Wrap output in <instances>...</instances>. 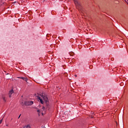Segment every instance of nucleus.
<instances>
[{
  "mask_svg": "<svg viewBox=\"0 0 128 128\" xmlns=\"http://www.w3.org/2000/svg\"><path fill=\"white\" fill-rule=\"evenodd\" d=\"M42 98L46 102V108H49L50 104H48V97H46V96H42Z\"/></svg>",
  "mask_w": 128,
  "mask_h": 128,
  "instance_id": "1",
  "label": "nucleus"
},
{
  "mask_svg": "<svg viewBox=\"0 0 128 128\" xmlns=\"http://www.w3.org/2000/svg\"><path fill=\"white\" fill-rule=\"evenodd\" d=\"M42 98L46 102V108H49L50 104H48V97H46V96H42Z\"/></svg>",
  "mask_w": 128,
  "mask_h": 128,
  "instance_id": "2",
  "label": "nucleus"
},
{
  "mask_svg": "<svg viewBox=\"0 0 128 128\" xmlns=\"http://www.w3.org/2000/svg\"><path fill=\"white\" fill-rule=\"evenodd\" d=\"M34 104V102L32 101H27L24 102L25 106H32Z\"/></svg>",
  "mask_w": 128,
  "mask_h": 128,
  "instance_id": "3",
  "label": "nucleus"
},
{
  "mask_svg": "<svg viewBox=\"0 0 128 128\" xmlns=\"http://www.w3.org/2000/svg\"><path fill=\"white\" fill-rule=\"evenodd\" d=\"M12 94H14V90L12 89L9 92V97L10 98H12Z\"/></svg>",
  "mask_w": 128,
  "mask_h": 128,
  "instance_id": "4",
  "label": "nucleus"
},
{
  "mask_svg": "<svg viewBox=\"0 0 128 128\" xmlns=\"http://www.w3.org/2000/svg\"><path fill=\"white\" fill-rule=\"evenodd\" d=\"M20 78H22V80H26V82H27L28 80V78H25L24 77H21Z\"/></svg>",
  "mask_w": 128,
  "mask_h": 128,
  "instance_id": "5",
  "label": "nucleus"
},
{
  "mask_svg": "<svg viewBox=\"0 0 128 128\" xmlns=\"http://www.w3.org/2000/svg\"><path fill=\"white\" fill-rule=\"evenodd\" d=\"M38 100H40L41 104H44V100H42V99L40 98V97H38Z\"/></svg>",
  "mask_w": 128,
  "mask_h": 128,
  "instance_id": "6",
  "label": "nucleus"
},
{
  "mask_svg": "<svg viewBox=\"0 0 128 128\" xmlns=\"http://www.w3.org/2000/svg\"><path fill=\"white\" fill-rule=\"evenodd\" d=\"M42 110H50V105H49V108H46V107H44V106H43L42 108Z\"/></svg>",
  "mask_w": 128,
  "mask_h": 128,
  "instance_id": "7",
  "label": "nucleus"
},
{
  "mask_svg": "<svg viewBox=\"0 0 128 128\" xmlns=\"http://www.w3.org/2000/svg\"><path fill=\"white\" fill-rule=\"evenodd\" d=\"M69 54L70 56H74V52H69Z\"/></svg>",
  "mask_w": 128,
  "mask_h": 128,
  "instance_id": "8",
  "label": "nucleus"
},
{
  "mask_svg": "<svg viewBox=\"0 0 128 128\" xmlns=\"http://www.w3.org/2000/svg\"><path fill=\"white\" fill-rule=\"evenodd\" d=\"M24 128H30V125H27L24 126Z\"/></svg>",
  "mask_w": 128,
  "mask_h": 128,
  "instance_id": "9",
  "label": "nucleus"
},
{
  "mask_svg": "<svg viewBox=\"0 0 128 128\" xmlns=\"http://www.w3.org/2000/svg\"><path fill=\"white\" fill-rule=\"evenodd\" d=\"M2 120H4V118L0 120V124H2Z\"/></svg>",
  "mask_w": 128,
  "mask_h": 128,
  "instance_id": "10",
  "label": "nucleus"
},
{
  "mask_svg": "<svg viewBox=\"0 0 128 128\" xmlns=\"http://www.w3.org/2000/svg\"><path fill=\"white\" fill-rule=\"evenodd\" d=\"M3 100H4V102H6V98H4V97L2 98Z\"/></svg>",
  "mask_w": 128,
  "mask_h": 128,
  "instance_id": "11",
  "label": "nucleus"
},
{
  "mask_svg": "<svg viewBox=\"0 0 128 128\" xmlns=\"http://www.w3.org/2000/svg\"><path fill=\"white\" fill-rule=\"evenodd\" d=\"M21 104H22V106H24V102H22L21 103Z\"/></svg>",
  "mask_w": 128,
  "mask_h": 128,
  "instance_id": "12",
  "label": "nucleus"
},
{
  "mask_svg": "<svg viewBox=\"0 0 128 128\" xmlns=\"http://www.w3.org/2000/svg\"><path fill=\"white\" fill-rule=\"evenodd\" d=\"M39 114L40 112V110H37Z\"/></svg>",
  "mask_w": 128,
  "mask_h": 128,
  "instance_id": "13",
  "label": "nucleus"
},
{
  "mask_svg": "<svg viewBox=\"0 0 128 128\" xmlns=\"http://www.w3.org/2000/svg\"><path fill=\"white\" fill-rule=\"evenodd\" d=\"M75 4H78V1H76Z\"/></svg>",
  "mask_w": 128,
  "mask_h": 128,
  "instance_id": "14",
  "label": "nucleus"
},
{
  "mask_svg": "<svg viewBox=\"0 0 128 128\" xmlns=\"http://www.w3.org/2000/svg\"><path fill=\"white\" fill-rule=\"evenodd\" d=\"M20 116H21V114L20 115V116H18V118H20Z\"/></svg>",
  "mask_w": 128,
  "mask_h": 128,
  "instance_id": "15",
  "label": "nucleus"
},
{
  "mask_svg": "<svg viewBox=\"0 0 128 128\" xmlns=\"http://www.w3.org/2000/svg\"><path fill=\"white\" fill-rule=\"evenodd\" d=\"M2 4H4V2H2Z\"/></svg>",
  "mask_w": 128,
  "mask_h": 128,
  "instance_id": "16",
  "label": "nucleus"
},
{
  "mask_svg": "<svg viewBox=\"0 0 128 128\" xmlns=\"http://www.w3.org/2000/svg\"><path fill=\"white\" fill-rule=\"evenodd\" d=\"M75 76H76V78L77 76H76V75H75Z\"/></svg>",
  "mask_w": 128,
  "mask_h": 128,
  "instance_id": "17",
  "label": "nucleus"
},
{
  "mask_svg": "<svg viewBox=\"0 0 128 128\" xmlns=\"http://www.w3.org/2000/svg\"><path fill=\"white\" fill-rule=\"evenodd\" d=\"M92 118H94L93 116H91Z\"/></svg>",
  "mask_w": 128,
  "mask_h": 128,
  "instance_id": "18",
  "label": "nucleus"
},
{
  "mask_svg": "<svg viewBox=\"0 0 128 128\" xmlns=\"http://www.w3.org/2000/svg\"><path fill=\"white\" fill-rule=\"evenodd\" d=\"M6 126H8V125H6Z\"/></svg>",
  "mask_w": 128,
  "mask_h": 128,
  "instance_id": "19",
  "label": "nucleus"
},
{
  "mask_svg": "<svg viewBox=\"0 0 128 128\" xmlns=\"http://www.w3.org/2000/svg\"><path fill=\"white\" fill-rule=\"evenodd\" d=\"M38 116H40V114H38Z\"/></svg>",
  "mask_w": 128,
  "mask_h": 128,
  "instance_id": "20",
  "label": "nucleus"
}]
</instances>
